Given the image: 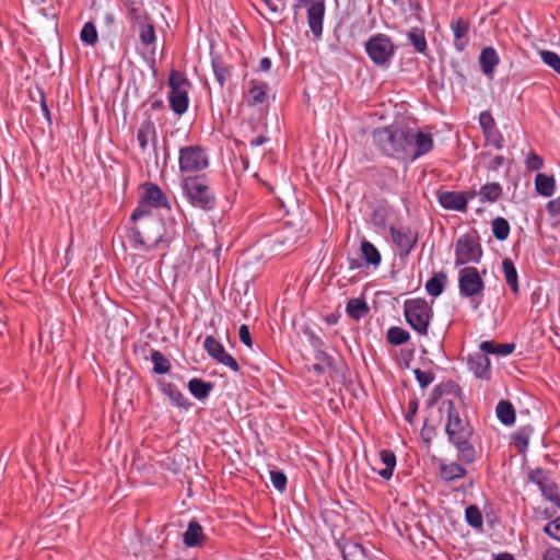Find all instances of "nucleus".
<instances>
[{
	"instance_id": "f257e3e1",
	"label": "nucleus",
	"mask_w": 560,
	"mask_h": 560,
	"mask_svg": "<svg viewBox=\"0 0 560 560\" xmlns=\"http://www.w3.org/2000/svg\"><path fill=\"white\" fill-rule=\"evenodd\" d=\"M372 142L381 154L411 162L428 154L434 145L430 133L398 125L375 128L372 132Z\"/></svg>"
},
{
	"instance_id": "f03ea898",
	"label": "nucleus",
	"mask_w": 560,
	"mask_h": 560,
	"mask_svg": "<svg viewBox=\"0 0 560 560\" xmlns=\"http://www.w3.org/2000/svg\"><path fill=\"white\" fill-rule=\"evenodd\" d=\"M143 207L138 206L131 214L132 226L128 230V238L132 247L144 250L167 247L178 234L176 221L170 218L163 222L153 214L144 213Z\"/></svg>"
},
{
	"instance_id": "7ed1b4c3",
	"label": "nucleus",
	"mask_w": 560,
	"mask_h": 560,
	"mask_svg": "<svg viewBox=\"0 0 560 560\" xmlns=\"http://www.w3.org/2000/svg\"><path fill=\"white\" fill-rule=\"evenodd\" d=\"M440 410L447 416L445 433L448 442L457 451V459L462 464H471L476 459L474 446L475 431L469 421L460 416L452 399H443Z\"/></svg>"
},
{
	"instance_id": "20e7f679",
	"label": "nucleus",
	"mask_w": 560,
	"mask_h": 560,
	"mask_svg": "<svg viewBox=\"0 0 560 560\" xmlns=\"http://www.w3.org/2000/svg\"><path fill=\"white\" fill-rule=\"evenodd\" d=\"M182 187L188 201L196 208L211 210L215 207V194L206 176H186Z\"/></svg>"
},
{
	"instance_id": "39448f33",
	"label": "nucleus",
	"mask_w": 560,
	"mask_h": 560,
	"mask_svg": "<svg viewBox=\"0 0 560 560\" xmlns=\"http://www.w3.org/2000/svg\"><path fill=\"white\" fill-rule=\"evenodd\" d=\"M407 324L420 336H428L433 310L424 299H408L404 302Z\"/></svg>"
},
{
	"instance_id": "423d86ee",
	"label": "nucleus",
	"mask_w": 560,
	"mask_h": 560,
	"mask_svg": "<svg viewBox=\"0 0 560 560\" xmlns=\"http://www.w3.org/2000/svg\"><path fill=\"white\" fill-rule=\"evenodd\" d=\"M482 257L480 237L477 232H469L456 241L455 265L478 264Z\"/></svg>"
},
{
	"instance_id": "0eeeda50",
	"label": "nucleus",
	"mask_w": 560,
	"mask_h": 560,
	"mask_svg": "<svg viewBox=\"0 0 560 560\" xmlns=\"http://www.w3.org/2000/svg\"><path fill=\"white\" fill-rule=\"evenodd\" d=\"M168 102L172 110L177 115L186 113L189 104L188 80L178 71L172 70L168 77Z\"/></svg>"
},
{
	"instance_id": "6e6552de",
	"label": "nucleus",
	"mask_w": 560,
	"mask_h": 560,
	"mask_svg": "<svg viewBox=\"0 0 560 560\" xmlns=\"http://www.w3.org/2000/svg\"><path fill=\"white\" fill-rule=\"evenodd\" d=\"M179 171L182 173H197L209 166L207 151L200 145H187L179 149Z\"/></svg>"
},
{
	"instance_id": "1a4fd4ad",
	"label": "nucleus",
	"mask_w": 560,
	"mask_h": 560,
	"mask_svg": "<svg viewBox=\"0 0 560 560\" xmlns=\"http://www.w3.org/2000/svg\"><path fill=\"white\" fill-rule=\"evenodd\" d=\"M365 51L374 63L384 66L395 55L396 46L387 35L376 34L365 43Z\"/></svg>"
},
{
	"instance_id": "9d476101",
	"label": "nucleus",
	"mask_w": 560,
	"mask_h": 560,
	"mask_svg": "<svg viewBox=\"0 0 560 560\" xmlns=\"http://www.w3.org/2000/svg\"><path fill=\"white\" fill-rule=\"evenodd\" d=\"M458 288L460 294L465 298L481 294L485 289V283L477 268L465 267L459 271Z\"/></svg>"
},
{
	"instance_id": "9b49d317",
	"label": "nucleus",
	"mask_w": 560,
	"mask_h": 560,
	"mask_svg": "<svg viewBox=\"0 0 560 560\" xmlns=\"http://www.w3.org/2000/svg\"><path fill=\"white\" fill-rule=\"evenodd\" d=\"M203 348L207 353L218 363L230 368L234 372L240 371L237 361L225 351L223 345L213 336H207L203 341Z\"/></svg>"
},
{
	"instance_id": "f8f14e48",
	"label": "nucleus",
	"mask_w": 560,
	"mask_h": 560,
	"mask_svg": "<svg viewBox=\"0 0 560 560\" xmlns=\"http://www.w3.org/2000/svg\"><path fill=\"white\" fill-rule=\"evenodd\" d=\"M138 206H144L147 214H152L151 208H170L168 199L162 189L152 183L144 185V192Z\"/></svg>"
},
{
	"instance_id": "ddd939ff",
	"label": "nucleus",
	"mask_w": 560,
	"mask_h": 560,
	"mask_svg": "<svg viewBox=\"0 0 560 560\" xmlns=\"http://www.w3.org/2000/svg\"><path fill=\"white\" fill-rule=\"evenodd\" d=\"M389 233L393 243L400 250V255L408 256L418 242V234L409 228L397 229L395 226H390Z\"/></svg>"
},
{
	"instance_id": "4468645a",
	"label": "nucleus",
	"mask_w": 560,
	"mask_h": 560,
	"mask_svg": "<svg viewBox=\"0 0 560 560\" xmlns=\"http://www.w3.org/2000/svg\"><path fill=\"white\" fill-rule=\"evenodd\" d=\"M325 15V1H314L307 9V22L313 35L318 38L323 33V21Z\"/></svg>"
},
{
	"instance_id": "2eb2a0df",
	"label": "nucleus",
	"mask_w": 560,
	"mask_h": 560,
	"mask_svg": "<svg viewBox=\"0 0 560 560\" xmlns=\"http://www.w3.org/2000/svg\"><path fill=\"white\" fill-rule=\"evenodd\" d=\"M442 208L453 211H466V197L460 191H442L438 196Z\"/></svg>"
},
{
	"instance_id": "dca6fc26",
	"label": "nucleus",
	"mask_w": 560,
	"mask_h": 560,
	"mask_svg": "<svg viewBox=\"0 0 560 560\" xmlns=\"http://www.w3.org/2000/svg\"><path fill=\"white\" fill-rule=\"evenodd\" d=\"M160 390L166 395L170 401L176 406L184 409L190 408L191 404L184 396V394L176 387L175 384L166 381H159Z\"/></svg>"
},
{
	"instance_id": "f3484780",
	"label": "nucleus",
	"mask_w": 560,
	"mask_h": 560,
	"mask_svg": "<svg viewBox=\"0 0 560 560\" xmlns=\"http://www.w3.org/2000/svg\"><path fill=\"white\" fill-rule=\"evenodd\" d=\"M470 371L480 378H489L490 360L485 352L470 354L468 358Z\"/></svg>"
},
{
	"instance_id": "a211bd4d",
	"label": "nucleus",
	"mask_w": 560,
	"mask_h": 560,
	"mask_svg": "<svg viewBox=\"0 0 560 560\" xmlns=\"http://www.w3.org/2000/svg\"><path fill=\"white\" fill-rule=\"evenodd\" d=\"M466 474L467 470L459 463L441 460L439 464V475L446 482L464 478Z\"/></svg>"
},
{
	"instance_id": "6ab92c4d",
	"label": "nucleus",
	"mask_w": 560,
	"mask_h": 560,
	"mask_svg": "<svg viewBox=\"0 0 560 560\" xmlns=\"http://www.w3.org/2000/svg\"><path fill=\"white\" fill-rule=\"evenodd\" d=\"M128 18L131 22V26L137 27L138 30L145 27V24L153 23L152 18L143 5L137 4L136 2L128 4Z\"/></svg>"
},
{
	"instance_id": "aec40b11",
	"label": "nucleus",
	"mask_w": 560,
	"mask_h": 560,
	"mask_svg": "<svg viewBox=\"0 0 560 560\" xmlns=\"http://www.w3.org/2000/svg\"><path fill=\"white\" fill-rule=\"evenodd\" d=\"M500 62L498 52L493 47H486L479 56V63L485 75L491 77Z\"/></svg>"
},
{
	"instance_id": "412c9836",
	"label": "nucleus",
	"mask_w": 560,
	"mask_h": 560,
	"mask_svg": "<svg viewBox=\"0 0 560 560\" xmlns=\"http://www.w3.org/2000/svg\"><path fill=\"white\" fill-rule=\"evenodd\" d=\"M343 560H372L370 552L363 545L355 541H346L341 546Z\"/></svg>"
},
{
	"instance_id": "4be33fe9",
	"label": "nucleus",
	"mask_w": 560,
	"mask_h": 560,
	"mask_svg": "<svg viewBox=\"0 0 560 560\" xmlns=\"http://www.w3.org/2000/svg\"><path fill=\"white\" fill-rule=\"evenodd\" d=\"M137 140L142 151H145L149 142L155 143L156 141V129L154 124L148 119L144 120L138 129Z\"/></svg>"
},
{
	"instance_id": "5701e85b",
	"label": "nucleus",
	"mask_w": 560,
	"mask_h": 560,
	"mask_svg": "<svg viewBox=\"0 0 560 560\" xmlns=\"http://www.w3.org/2000/svg\"><path fill=\"white\" fill-rule=\"evenodd\" d=\"M267 91H268L267 83L258 82L255 80L249 81L247 104L249 106H256V105L262 104L266 101Z\"/></svg>"
},
{
	"instance_id": "b1692460",
	"label": "nucleus",
	"mask_w": 560,
	"mask_h": 560,
	"mask_svg": "<svg viewBox=\"0 0 560 560\" xmlns=\"http://www.w3.org/2000/svg\"><path fill=\"white\" fill-rule=\"evenodd\" d=\"M380 460L385 467L375 470L384 480H389L393 477L396 467V455L393 451L381 450Z\"/></svg>"
},
{
	"instance_id": "393cba45",
	"label": "nucleus",
	"mask_w": 560,
	"mask_h": 560,
	"mask_svg": "<svg viewBox=\"0 0 560 560\" xmlns=\"http://www.w3.org/2000/svg\"><path fill=\"white\" fill-rule=\"evenodd\" d=\"M502 196V187L499 183H488L478 190L479 201L481 203H493Z\"/></svg>"
},
{
	"instance_id": "a878e982",
	"label": "nucleus",
	"mask_w": 560,
	"mask_h": 560,
	"mask_svg": "<svg viewBox=\"0 0 560 560\" xmlns=\"http://www.w3.org/2000/svg\"><path fill=\"white\" fill-rule=\"evenodd\" d=\"M360 250L366 265L373 266L374 268L381 265V253L371 242L363 240L360 245Z\"/></svg>"
},
{
	"instance_id": "bb28decb",
	"label": "nucleus",
	"mask_w": 560,
	"mask_h": 560,
	"mask_svg": "<svg viewBox=\"0 0 560 560\" xmlns=\"http://www.w3.org/2000/svg\"><path fill=\"white\" fill-rule=\"evenodd\" d=\"M188 389L195 398L198 400H203L213 389V384L210 382H205L201 378H191L188 382Z\"/></svg>"
},
{
	"instance_id": "cd10ccee",
	"label": "nucleus",
	"mask_w": 560,
	"mask_h": 560,
	"mask_svg": "<svg viewBox=\"0 0 560 560\" xmlns=\"http://www.w3.org/2000/svg\"><path fill=\"white\" fill-rule=\"evenodd\" d=\"M535 188L539 195L544 197H550L555 192L556 180L553 176H548L544 173H538L535 177Z\"/></svg>"
},
{
	"instance_id": "c85d7f7f",
	"label": "nucleus",
	"mask_w": 560,
	"mask_h": 560,
	"mask_svg": "<svg viewBox=\"0 0 560 560\" xmlns=\"http://www.w3.org/2000/svg\"><path fill=\"white\" fill-rule=\"evenodd\" d=\"M203 538L202 527L196 521H190L184 533V542L187 547L197 546Z\"/></svg>"
},
{
	"instance_id": "c756f323",
	"label": "nucleus",
	"mask_w": 560,
	"mask_h": 560,
	"mask_svg": "<svg viewBox=\"0 0 560 560\" xmlns=\"http://www.w3.org/2000/svg\"><path fill=\"white\" fill-rule=\"evenodd\" d=\"M502 269L506 284L511 288L514 293H517L518 288V276L514 262L510 258H505L502 261Z\"/></svg>"
},
{
	"instance_id": "7c9ffc66",
	"label": "nucleus",
	"mask_w": 560,
	"mask_h": 560,
	"mask_svg": "<svg viewBox=\"0 0 560 560\" xmlns=\"http://www.w3.org/2000/svg\"><path fill=\"white\" fill-rule=\"evenodd\" d=\"M515 349L514 343H494L493 341H482L480 343V350L486 354H500L509 355Z\"/></svg>"
},
{
	"instance_id": "2f4dec72",
	"label": "nucleus",
	"mask_w": 560,
	"mask_h": 560,
	"mask_svg": "<svg viewBox=\"0 0 560 560\" xmlns=\"http://www.w3.org/2000/svg\"><path fill=\"white\" fill-rule=\"evenodd\" d=\"M346 311L351 318L358 320L369 313L370 307L363 299H351L347 303Z\"/></svg>"
},
{
	"instance_id": "473e14b6",
	"label": "nucleus",
	"mask_w": 560,
	"mask_h": 560,
	"mask_svg": "<svg viewBox=\"0 0 560 560\" xmlns=\"http://www.w3.org/2000/svg\"><path fill=\"white\" fill-rule=\"evenodd\" d=\"M497 416L498 419L504 424V425H511L515 421V410L513 405L508 400H501L498 402L497 408Z\"/></svg>"
},
{
	"instance_id": "72a5a7b5",
	"label": "nucleus",
	"mask_w": 560,
	"mask_h": 560,
	"mask_svg": "<svg viewBox=\"0 0 560 560\" xmlns=\"http://www.w3.org/2000/svg\"><path fill=\"white\" fill-rule=\"evenodd\" d=\"M451 28L453 31L454 38H455V47L458 50H463L464 45L459 44V40L467 35L468 30H469V23L466 20H464L463 18H458L451 22Z\"/></svg>"
},
{
	"instance_id": "f704fd0d",
	"label": "nucleus",
	"mask_w": 560,
	"mask_h": 560,
	"mask_svg": "<svg viewBox=\"0 0 560 560\" xmlns=\"http://www.w3.org/2000/svg\"><path fill=\"white\" fill-rule=\"evenodd\" d=\"M445 282L446 276L443 272H440L427 281L425 290L430 295L436 298L443 293Z\"/></svg>"
},
{
	"instance_id": "c9c22d12",
	"label": "nucleus",
	"mask_w": 560,
	"mask_h": 560,
	"mask_svg": "<svg viewBox=\"0 0 560 560\" xmlns=\"http://www.w3.org/2000/svg\"><path fill=\"white\" fill-rule=\"evenodd\" d=\"M151 362L153 363V372L156 374H166L171 370L170 360L159 350L151 352Z\"/></svg>"
},
{
	"instance_id": "e433bc0d",
	"label": "nucleus",
	"mask_w": 560,
	"mask_h": 560,
	"mask_svg": "<svg viewBox=\"0 0 560 560\" xmlns=\"http://www.w3.org/2000/svg\"><path fill=\"white\" fill-rule=\"evenodd\" d=\"M532 431H533L532 428L523 427V428L517 429L512 434V440H513L514 444L517 446L520 453L526 452V450L528 447Z\"/></svg>"
},
{
	"instance_id": "4c0bfd02",
	"label": "nucleus",
	"mask_w": 560,
	"mask_h": 560,
	"mask_svg": "<svg viewBox=\"0 0 560 560\" xmlns=\"http://www.w3.org/2000/svg\"><path fill=\"white\" fill-rule=\"evenodd\" d=\"M410 334L398 326H393L387 330V340L393 346H400L409 341Z\"/></svg>"
},
{
	"instance_id": "58836bf2",
	"label": "nucleus",
	"mask_w": 560,
	"mask_h": 560,
	"mask_svg": "<svg viewBox=\"0 0 560 560\" xmlns=\"http://www.w3.org/2000/svg\"><path fill=\"white\" fill-rule=\"evenodd\" d=\"M510 223L506 219L498 217L492 221V233L498 241H505L510 234Z\"/></svg>"
},
{
	"instance_id": "ea45409f",
	"label": "nucleus",
	"mask_w": 560,
	"mask_h": 560,
	"mask_svg": "<svg viewBox=\"0 0 560 560\" xmlns=\"http://www.w3.org/2000/svg\"><path fill=\"white\" fill-rule=\"evenodd\" d=\"M408 38L418 52H424L427 50L428 45L423 30L419 27L411 28L408 33Z\"/></svg>"
},
{
	"instance_id": "a19ab883",
	"label": "nucleus",
	"mask_w": 560,
	"mask_h": 560,
	"mask_svg": "<svg viewBox=\"0 0 560 560\" xmlns=\"http://www.w3.org/2000/svg\"><path fill=\"white\" fill-rule=\"evenodd\" d=\"M212 69L215 80L222 88L225 84L228 77L230 75L229 69L225 67L223 61L218 57L212 59Z\"/></svg>"
},
{
	"instance_id": "79ce46f5",
	"label": "nucleus",
	"mask_w": 560,
	"mask_h": 560,
	"mask_svg": "<svg viewBox=\"0 0 560 560\" xmlns=\"http://www.w3.org/2000/svg\"><path fill=\"white\" fill-rule=\"evenodd\" d=\"M80 38L85 45L93 46L97 43L96 27L92 22H86L80 33Z\"/></svg>"
},
{
	"instance_id": "37998d69",
	"label": "nucleus",
	"mask_w": 560,
	"mask_h": 560,
	"mask_svg": "<svg viewBox=\"0 0 560 560\" xmlns=\"http://www.w3.org/2000/svg\"><path fill=\"white\" fill-rule=\"evenodd\" d=\"M540 491L546 500H548L553 505H556L558 509H560V495L558 493V488L555 485V482L549 481L546 486H544L540 489Z\"/></svg>"
},
{
	"instance_id": "c03bdc74",
	"label": "nucleus",
	"mask_w": 560,
	"mask_h": 560,
	"mask_svg": "<svg viewBox=\"0 0 560 560\" xmlns=\"http://www.w3.org/2000/svg\"><path fill=\"white\" fill-rule=\"evenodd\" d=\"M539 56L544 63L552 68L560 75V56L551 50H540Z\"/></svg>"
},
{
	"instance_id": "a18cd8bd",
	"label": "nucleus",
	"mask_w": 560,
	"mask_h": 560,
	"mask_svg": "<svg viewBox=\"0 0 560 560\" xmlns=\"http://www.w3.org/2000/svg\"><path fill=\"white\" fill-rule=\"evenodd\" d=\"M465 517L467 523L474 528H480L482 526V515L476 505H469L466 509Z\"/></svg>"
},
{
	"instance_id": "49530a36",
	"label": "nucleus",
	"mask_w": 560,
	"mask_h": 560,
	"mask_svg": "<svg viewBox=\"0 0 560 560\" xmlns=\"http://www.w3.org/2000/svg\"><path fill=\"white\" fill-rule=\"evenodd\" d=\"M486 143L494 147L495 149L500 150L504 145V139L502 133L498 130V128H494L492 130L482 132Z\"/></svg>"
},
{
	"instance_id": "de8ad7c7",
	"label": "nucleus",
	"mask_w": 560,
	"mask_h": 560,
	"mask_svg": "<svg viewBox=\"0 0 560 560\" xmlns=\"http://www.w3.org/2000/svg\"><path fill=\"white\" fill-rule=\"evenodd\" d=\"M139 38L144 46L153 45L156 40L154 24H145V27L139 28Z\"/></svg>"
},
{
	"instance_id": "09e8293b",
	"label": "nucleus",
	"mask_w": 560,
	"mask_h": 560,
	"mask_svg": "<svg viewBox=\"0 0 560 560\" xmlns=\"http://www.w3.org/2000/svg\"><path fill=\"white\" fill-rule=\"evenodd\" d=\"M528 478L533 483L538 486L539 490L550 481L547 472L542 468L530 470Z\"/></svg>"
},
{
	"instance_id": "8fccbe9b",
	"label": "nucleus",
	"mask_w": 560,
	"mask_h": 560,
	"mask_svg": "<svg viewBox=\"0 0 560 560\" xmlns=\"http://www.w3.org/2000/svg\"><path fill=\"white\" fill-rule=\"evenodd\" d=\"M270 481L275 489L280 492H283L287 489V476L281 470H271Z\"/></svg>"
},
{
	"instance_id": "3c124183",
	"label": "nucleus",
	"mask_w": 560,
	"mask_h": 560,
	"mask_svg": "<svg viewBox=\"0 0 560 560\" xmlns=\"http://www.w3.org/2000/svg\"><path fill=\"white\" fill-rule=\"evenodd\" d=\"M525 166L528 171H538L544 166V160L536 152L529 151L525 159Z\"/></svg>"
},
{
	"instance_id": "603ef678",
	"label": "nucleus",
	"mask_w": 560,
	"mask_h": 560,
	"mask_svg": "<svg viewBox=\"0 0 560 560\" xmlns=\"http://www.w3.org/2000/svg\"><path fill=\"white\" fill-rule=\"evenodd\" d=\"M413 374L421 388L428 387L434 381V374L431 371L416 369Z\"/></svg>"
},
{
	"instance_id": "864d4df0",
	"label": "nucleus",
	"mask_w": 560,
	"mask_h": 560,
	"mask_svg": "<svg viewBox=\"0 0 560 560\" xmlns=\"http://www.w3.org/2000/svg\"><path fill=\"white\" fill-rule=\"evenodd\" d=\"M479 124H480L482 132H486V131L497 128L495 120L492 117L491 113L488 110L480 113Z\"/></svg>"
},
{
	"instance_id": "5fc2aeb1",
	"label": "nucleus",
	"mask_w": 560,
	"mask_h": 560,
	"mask_svg": "<svg viewBox=\"0 0 560 560\" xmlns=\"http://www.w3.org/2000/svg\"><path fill=\"white\" fill-rule=\"evenodd\" d=\"M544 532L551 538L560 541V516L548 523Z\"/></svg>"
},
{
	"instance_id": "6e6d98bb",
	"label": "nucleus",
	"mask_w": 560,
	"mask_h": 560,
	"mask_svg": "<svg viewBox=\"0 0 560 560\" xmlns=\"http://www.w3.org/2000/svg\"><path fill=\"white\" fill-rule=\"evenodd\" d=\"M238 337H240V340L245 345L247 346L248 348H252L253 346V341H252V336H250V331H249V328L247 325L243 324L240 326V329H238Z\"/></svg>"
},
{
	"instance_id": "4d7b16f0",
	"label": "nucleus",
	"mask_w": 560,
	"mask_h": 560,
	"mask_svg": "<svg viewBox=\"0 0 560 560\" xmlns=\"http://www.w3.org/2000/svg\"><path fill=\"white\" fill-rule=\"evenodd\" d=\"M542 560H560V549L556 547L548 548L542 555Z\"/></svg>"
},
{
	"instance_id": "13d9d810",
	"label": "nucleus",
	"mask_w": 560,
	"mask_h": 560,
	"mask_svg": "<svg viewBox=\"0 0 560 560\" xmlns=\"http://www.w3.org/2000/svg\"><path fill=\"white\" fill-rule=\"evenodd\" d=\"M546 209L552 215L560 214V198L548 201Z\"/></svg>"
},
{
	"instance_id": "bf43d9fd",
	"label": "nucleus",
	"mask_w": 560,
	"mask_h": 560,
	"mask_svg": "<svg viewBox=\"0 0 560 560\" xmlns=\"http://www.w3.org/2000/svg\"><path fill=\"white\" fill-rule=\"evenodd\" d=\"M418 404L415 400L409 401L408 404V412L405 416L407 422L412 423L413 418L417 413Z\"/></svg>"
},
{
	"instance_id": "052dcab7",
	"label": "nucleus",
	"mask_w": 560,
	"mask_h": 560,
	"mask_svg": "<svg viewBox=\"0 0 560 560\" xmlns=\"http://www.w3.org/2000/svg\"><path fill=\"white\" fill-rule=\"evenodd\" d=\"M503 163H504V158H503L502 155H495V156H493V158L491 159V161H490V163H489L488 167H489L490 170L495 171V170H498L500 166H502V165H503Z\"/></svg>"
},
{
	"instance_id": "680f3d73",
	"label": "nucleus",
	"mask_w": 560,
	"mask_h": 560,
	"mask_svg": "<svg viewBox=\"0 0 560 560\" xmlns=\"http://www.w3.org/2000/svg\"><path fill=\"white\" fill-rule=\"evenodd\" d=\"M316 359L322 361V362H325L327 365H331L332 364V358L330 355H328L326 352L324 351H318L316 353Z\"/></svg>"
},
{
	"instance_id": "e2e57ef3",
	"label": "nucleus",
	"mask_w": 560,
	"mask_h": 560,
	"mask_svg": "<svg viewBox=\"0 0 560 560\" xmlns=\"http://www.w3.org/2000/svg\"><path fill=\"white\" fill-rule=\"evenodd\" d=\"M270 68H271V60H270V58H268V57L261 58L260 61H259V70L264 71V72H267V71L270 70Z\"/></svg>"
},
{
	"instance_id": "0e129e2a",
	"label": "nucleus",
	"mask_w": 560,
	"mask_h": 560,
	"mask_svg": "<svg viewBox=\"0 0 560 560\" xmlns=\"http://www.w3.org/2000/svg\"><path fill=\"white\" fill-rule=\"evenodd\" d=\"M267 141V138L264 137V136H259V137H256L254 139L250 140V145L252 147H260L265 142Z\"/></svg>"
},
{
	"instance_id": "69168bd1",
	"label": "nucleus",
	"mask_w": 560,
	"mask_h": 560,
	"mask_svg": "<svg viewBox=\"0 0 560 560\" xmlns=\"http://www.w3.org/2000/svg\"><path fill=\"white\" fill-rule=\"evenodd\" d=\"M163 107V101L161 98H156V100H153L151 101L150 103V108L152 110H159Z\"/></svg>"
},
{
	"instance_id": "338daca9",
	"label": "nucleus",
	"mask_w": 560,
	"mask_h": 560,
	"mask_svg": "<svg viewBox=\"0 0 560 560\" xmlns=\"http://www.w3.org/2000/svg\"><path fill=\"white\" fill-rule=\"evenodd\" d=\"M40 107H42V112H43L44 116L50 122V112H49V108L44 98L42 101Z\"/></svg>"
},
{
	"instance_id": "774afa93",
	"label": "nucleus",
	"mask_w": 560,
	"mask_h": 560,
	"mask_svg": "<svg viewBox=\"0 0 560 560\" xmlns=\"http://www.w3.org/2000/svg\"><path fill=\"white\" fill-rule=\"evenodd\" d=\"M493 560H515L514 557L511 553H500L494 557Z\"/></svg>"
}]
</instances>
